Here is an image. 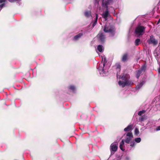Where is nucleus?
Instances as JSON below:
<instances>
[{
	"label": "nucleus",
	"instance_id": "obj_1",
	"mask_svg": "<svg viewBox=\"0 0 160 160\" xmlns=\"http://www.w3.org/2000/svg\"><path fill=\"white\" fill-rule=\"evenodd\" d=\"M116 69L118 72L117 74V78H118V76H119V79H122L124 81H119L118 84L122 88L126 86H128L131 85V82L128 80L129 78V76L128 74H123L120 76L119 73L118 74V72H120L121 70V66L119 63L117 64L116 65Z\"/></svg>",
	"mask_w": 160,
	"mask_h": 160
},
{
	"label": "nucleus",
	"instance_id": "obj_2",
	"mask_svg": "<svg viewBox=\"0 0 160 160\" xmlns=\"http://www.w3.org/2000/svg\"><path fill=\"white\" fill-rule=\"evenodd\" d=\"M101 58L102 62L99 64V66L97 68V69L100 76L103 77L106 75L109 67L106 65L107 63L106 58L104 56H102Z\"/></svg>",
	"mask_w": 160,
	"mask_h": 160
},
{
	"label": "nucleus",
	"instance_id": "obj_3",
	"mask_svg": "<svg viewBox=\"0 0 160 160\" xmlns=\"http://www.w3.org/2000/svg\"><path fill=\"white\" fill-rule=\"evenodd\" d=\"M115 29L114 27L109 23H107L104 26L103 31L106 33L109 34L110 36H113L115 32Z\"/></svg>",
	"mask_w": 160,
	"mask_h": 160
},
{
	"label": "nucleus",
	"instance_id": "obj_4",
	"mask_svg": "<svg viewBox=\"0 0 160 160\" xmlns=\"http://www.w3.org/2000/svg\"><path fill=\"white\" fill-rule=\"evenodd\" d=\"M145 28L144 27L142 26H138L135 30V33L138 36L142 35L144 31Z\"/></svg>",
	"mask_w": 160,
	"mask_h": 160
},
{
	"label": "nucleus",
	"instance_id": "obj_5",
	"mask_svg": "<svg viewBox=\"0 0 160 160\" xmlns=\"http://www.w3.org/2000/svg\"><path fill=\"white\" fill-rule=\"evenodd\" d=\"M118 148V145L116 142H113L112 143L110 147V150L111 152V156L113 155L116 152Z\"/></svg>",
	"mask_w": 160,
	"mask_h": 160
},
{
	"label": "nucleus",
	"instance_id": "obj_6",
	"mask_svg": "<svg viewBox=\"0 0 160 160\" xmlns=\"http://www.w3.org/2000/svg\"><path fill=\"white\" fill-rule=\"evenodd\" d=\"M113 2V0H102V7L104 8H108V5H112Z\"/></svg>",
	"mask_w": 160,
	"mask_h": 160
},
{
	"label": "nucleus",
	"instance_id": "obj_7",
	"mask_svg": "<svg viewBox=\"0 0 160 160\" xmlns=\"http://www.w3.org/2000/svg\"><path fill=\"white\" fill-rule=\"evenodd\" d=\"M141 141V139L140 138L138 137L135 138L130 143V146L131 147V148H134L136 143L140 142Z\"/></svg>",
	"mask_w": 160,
	"mask_h": 160
},
{
	"label": "nucleus",
	"instance_id": "obj_8",
	"mask_svg": "<svg viewBox=\"0 0 160 160\" xmlns=\"http://www.w3.org/2000/svg\"><path fill=\"white\" fill-rule=\"evenodd\" d=\"M133 136L131 132H129L126 134V137L124 140L125 142L127 143H130Z\"/></svg>",
	"mask_w": 160,
	"mask_h": 160
},
{
	"label": "nucleus",
	"instance_id": "obj_9",
	"mask_svg": "<svg viewBox=\"0 0 160 160\" xmlns=\"http://www.w3.org/2000/svg\"><path fill=\"white\" fill-rule=\"evenodd\" d=\"M147 42L149 44H152L154 45H157L158 43V41L155 39L152 35L150 36V39L147 40Z\"/></svg>",
	"mask_w": 160,
	"mask_h": 160
},
{
	"label": "nucleus",
	"instance_id": "obj_10",
	"mask_svg": "<svg viewBox=\"0 0 160 160\" xmlns=\"http://www.w3.org/2000/svg\"><path fill=\"white\" fill-rule=\"evenodd\" d=\"M146 70V66L143 65L141 67V68L137 71V73L136 74V77L137 78H138L140 75L143 72H144Z\"/></svg>",
	"mask_w": 160,
	"mask_h": 160
},
{
	"label": "nucleus",
	"instance_id": "obj_11",
	"mask_svg": "<svg viewBox=\"0 0 160 160\" xmlns=\"http://www.w3.org/2000/svg\"><path fill=\"white\" fill-rule=\"evenodd\" d=\"M106 9L105 11H103L102 12V15L105 20L108 19V17L109 16V13L108 11V8H104Z\"/></svg>",
	"mask_w": 160,
	"mask_h": 160
},
{
	"label": "nucleus",
	"instance_id": "obj_12",
	"mask_svg": "<svg viewBox=\"0 0 160 160\" xmlns=\"http://www.w3.org/2000/svg\"><path fill=\"white\" fill-rule=\"evenodd\" d=\"M97 37L99 38L101 42H103L105 41V36L103 33L100 32L97 35Z\"/></svg>",
	"mask_w": 160,
	"mask_h": 160
},
{
	"label": "nucleus",
	"instance_id": "obj_13",
	"mask_svg": "<svg viewBox=\"0 0 160 160\" xmlns=\"http://www.w3.org/2000/svg\"><path fill=\"white\" fill-rule=\"evenodd\" d=\"M83 35L82 33H80L77 34L72 38V40L75 41L78 40Z\"/></svg>",
	"mask_w": 160,
	"mask_h": 160
},
{
	"label": "nucleus",
	"instance_id": "obj_14",
	"mask_svg": "<svg viewBox=\"0 0 160 160\" xmlns=\"http://www.w3.org/2000/svg\"><path fill=\"white\" fill-rule=\"evenodd\" d=\"M7 3V0H0V3L1 4L0 5V11L3 7L5 6Z\"/></svg>",
	"mask_w": 160,
	"mask_h": 160
},
{
	"label": "nucleus",
	"instance_id": "obj_15",
	"mask_svg": "<svg viewBox=\"0 0 160 160\" xmlns=\"http://www.w3.org/2000/svg\"><path fill=\"white\" fill-rule=\"evenodd\" d=\"M96 18L93 21H92L91 23V25L92 24V28L96 25L97 22V20L98 19V15L97 14H95Z\"/></svg>",
	"mask_w": 160,
	"mask_h": 160
},
{
	"label": "nucleus",
	"instance_id": "obj_16",
	"mask_svg": "<svg viewBox=\"0 0 160 160\" xmlns=\"http://www.w3.org/2000/svg\"><path fill=\"white\" fill-rule=\"evenodd\" d=\"M84 14L85 17L87 18H89L91 17H92L91 12L90 11H85L84 12Z\"/></svg>",
	"mask_w": 160,
	"mask_h": 160
},
{
	"label": "nucleus",
	"instance_id": "obj_17",
	"mask_svg": "<svg viewBox=\"0 0 160 160\" xmlns=\"http://www.w3.org/2000/svg\"><path fill=\"white\" fill-rule=\"evenodd\" d=\"M68 88L71 92L73 93L75 92L76 89V87L73 85H70L68 87Z\"/></svg>",
	"mask_w": 160,
	"mask_h": 160
},
{
	"label": "nucleus",
	"instance_id": "obj_18",
	"mask_svg": "<svg viewBox=\"0 0 160 160\" xmlns=\"http://www.w3.org/2000/svg\"><path fill=\"white\" fill-rule=\"evenodd\" d=\"M145 82L144 81H142L140 82L138 84L136 87L137 89H140L143 86V85L145 83Z\"/></svg>",
	"mask_w": 160,
	"mask_h": 160
},
{
	"label": "nucleus",
	"instance_id": "obj_19",
	"mask_svg": "<svg viewBox=\"0 0 160 160\" xmlns=\"http://www.w3.org/2000/svg\"><path fill=\"white\" fill-rule=\"evenodd\" d=\"M133 126L132 125H128L126 128L124 129V131L125 132L129 131L132 129Z\"/></svg>",
	"mask_w": 160,
	"mask_h": 160
},
{
	"label": "nucleus",
	"instance_id": "obj_20",
	"mask_svg": "<svg viewBox=\"0 0 160 160\" xmlns=\"http://www.w3.org/2000/svg\"><path fill=\"white\" fill-rule=\"evenodd\" d=\"M159 49L158 51V52H159V54L158 53V52H156V53L155 52V56L156 57V58H157L158 62H159V58H160V43H159Z\"/></svg>",
	"mask_w": 160,
	"mask_h": 160
},
{
	"label": "nucleus",
	"instance_id": "obj_21",
	"mask_svg": "<svg viewBox=\"0 0 160 160\" xmlns=\"http://www.w3.org/2000/svg\"><path fill=\"white\" fill-rule=\"evenodd\" d=\"M97 50L100 52H102L103 51L104 48L102 45H99L97 47Z\"/></svg>",
	"mask_w": 160,
	"mask_h": 160
},
{
	"label": "nucleus",
	"instance_id": "obj_22",
	"mask_svg": "<svg viewBox=\"0 0 160 160\" xmlns=\"http://www.w3.org/2000/svg\"><path fill=\"white\" fill-rule=\"evenodd\" d=\"M124 144V141L123 140H122L121 142H120L119 147L120 149L122 151H124V149H123V146Z\"/></svg>",
	"mask_w": 160,
	"mask_h": 160
},
{
	"label": "nucleus",
	"instance_id": "obj_23",
	"mask_svg": "<svg viewBox=\"0 0 160 160\" xmlns=\"http://www.w3.org/2000/svg\"><path fill=\"white\" fill-rule=\"evenodd\" d=\"M128 56V55L127 54L125 53V54H124L123 55L122 58V61L123 62L127 60Z\"/></svg>",
	"mask_w": 160,
	"mask_h": 160
},
{
	"label": "nucleus",
	"instance_id": "obj_24",
	"mask_svg": "<svg viewBox=\"0 0 160 160\" xmlns=\"http://www.w3.org/2000/svg\"><path fill=\"white\" fill-rule=\"evenodd\" d=\"M140 43V40L139 38L137 39L135 41V44L136 46L138 45Z\"/></svg>",
	"mask_w": 160,
	"mask_h": 160
},
{
	"label": "nucleus",
	"instance_id": "obj_25",
	"mask_svg": "<svg viewBox=\"0 0 160 160\" xmlns=\"http://www.w3.org/2000/svg\"><path fill=\"white\" fill-rule=\"evenodd\" d=\"M123 160H131L130 157L128 155H125L123 157Z\"/></svg>",
	"mask_w": 160,
	"mask_h": 160
},
{
	"label": "nucleus",
	"instance_id": "obj_26",
	"mask_svg": "<svg viewBox=\"0 0 160 160\" xmlns=\"http://www.w3.org/2000/svg\"><path fill=\"white\" fill-rule=\"evenodd\" d=\"M139 132L138 129L137 128H136L134 130L135 135L136 136H138L139 135Z\"/></svg>",
	"mask_w": 160,
	"mask_h": 160
},
{
	"label": "nucleus",
	"instance_id": "obj_27",
	"mask_svg": "<svg viewBox=\"0 0 160 160\" xmlns=\"http://www.w3.org/2000/svg\"><path fill=\"white\" fill-rule=\"evenodd\" d=\"M145 111L144 110L139 111L138 112V115L139 116L141 115L142 114L144 113L145 112Z\"/></svg>",
	"mask_w": 160,
	"mask_h": 160
},
{
	"label": "nucleus",
	"instance_id": "obj_28",
	"mask_svg": "<svg viewBox=\"0 0 160 160\" xmlns=\"http://www.w3.org/2000/svg\"><path fill=\"white\" fill-rule=\"evenodd\" d=\"M145 119V118L144 116H142L141 117H140L139 118V121L141 122H142Z\"/></svg>",
	"mask_w": 160,
	"mask_h": 160
},
{
	"label": "nucleus",
	"instance_id": "obj_29",
	"mask_svg": "<svg viewBox=\"0 0 160 160\" xmlns=\"http://www.w3.org/2000/svg\"><path fill=\"white\" fill-rule=\"evenodd\" d=\"M156 131H159L160 130V126L156 128Z\"/></svg>",
	"mask_w": 160,
	"mask_h": 160
},
{
	"label": "nucleus",
	"instance_id": "obj_30",
	"mask_svg": "<svg viewBox=\"0 0 160 160\" xmlns=\"http://www.w3.org/2000/svg\"><path fill=\"white\" fill-rule=\"evenodd\" d=\"M160 23V18L158 20L157 23V25L158 24Z\"/></svg>",
	"mask_w": 160,
	"mask_h": 160
},
{
	"label": "nucleus",
	"instance_id": "obj_31",
	"mask_svg": "<svg viewBox=\"0 0 160 160\" xmlns=\"http://www.w3.org/2000/svg\"><path fill=\"white\" fill-rule=\"evenodd\" d=\"M146 128H144V127H142L141 128V130H144V129H145Z\"/></svg>",
	"mask_w": 160,
	"mask_h": 160
},
{
	"label": "nucleus",
	"instance_id": "obj_32",
	"mask_svg": "<svg viewBox=\"0 0 160 160\" xmlns=\"http://www.w3.org/2000/svg\"><path fill=\"white\" fill-rule=\"evenodd\" d=\"M116 160H121V158H118Z\"/></svg>",
	"mask_w": 160,
	"mask_h": 160
},
{
	"label": "nucleus",
	"instance_id": "obj_33",
	"mask_svg": "<svg viewBox=\"0 0 160 160\" xmlns=\"http://www.w3.org/2000/svg\"><path fill=\"white\" fill-rule=\"evenodd\" d=\"M158 73H160V68H159L158 69Z\"/></svg>",
	"mask_w": 160,
	"mask_h": 160
},
{
	"label": "nucleus",
	"instance_id": "obj_34",
	"mask_svg": "<svg viewBox=\"0 0 160 160\" xmlns=\"http://www.w3.org/2000/svg\"><path fill=\"white\" fill-rule=\"evenodd\" d=\"M111 155H110V157H109V158H110V157H111Z\"/></svg>",
	"mask_w": 160,
	"mask_h": 160
},
{
	"label": "nucleus",
	"instance_id": "obj_35",
	"mask_svg": "<svg viewBox=\"0 0 160 160\" xmlns=\"http://www.w3.org/2000/svg\"><path fill=\"white\" fill-rule=\"evenodd\" d=\"M111 155H110V157H109V158H110V157H111Z\"/></svg>",
	"mask_w": 160,
	"mask_h": 160
},
{
	"label": "nucleus",
	"instance_id": "obj_36",
	"mask_svg": "<svg viewBox=\"0 0 160 160\" xmlns=\"http://www.w3.org/2000/svg\"><path fill=\"white\" fill-rule=\"evenodd\" d=\"M111 155H110V157H109V158H110V157H111Z\"/></svg>",
	"mask_w": 160,
	"mask_h": 160
}]
</instances>
